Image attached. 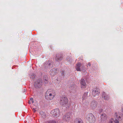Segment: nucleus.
I'll use <instances>...</instances> for the list:
<instances>
[{"label":"nucleus","mask_w":123,"mask_h":123,"mask_svg":"<svg viewBox=\"0 0 123 123\" xmlns=\"http://www.w3.org/2000/svg\"><path fill=\"white\" fill-rule=\"evenodd\" d=\"M55 95L54 91L49 89L47 90L45 94V98L48 100H51L53 99Z\"/></svg>","instance_id":"nucleus-1"},{"label":"nucleus","mask_w":123,"mask_h":123,"mask_svg":"<svg viewBox=\"0 0 123 123\" xmlns=\"http://www.w3.org/2000/svg\"><path fill=\"white\" fill-rule=\"evenodd\" d=\"M53 64V62L51 61L46 62L43 63L42 66V68L44 71H46L47 69L52 67Z\"/></svg>","instance_id":"nucleus-2"},{"label":"nucleus","mask_w":123,"mask_h":123,"mask_svg":"<svg viewBox=\"0 0 123 123\" xmlns=\"http://www.w3.org/2000/svg\"><path fill=\"white\" fill-rule=\"evenodd\" d=\"M86 118L90 123H94L95 120V117L92 113L87 114L86 116Z\"/></svg>","instance_id":"nucleus-3"},{"label":"nucleus","mask_w":123,"mask_h":123,"mask_svg":"<svg viewBox=\"0 0 123 123\" xmlns=\"http://www.w3.org/2000/svg\"><path fill=\"white\" fill-rule=\"evenodd\" d=\"M51 114L53 117H57L59 116L60 114V110L58 109H54L51 111Z\"/></svg>","instance_id":"nucleus-4"},{"label":"nucleus","mask_w":123,"mask_h":123,"mask_svg":"<svg viewBox=\"0 0 123 123\" xmlns=\"http://www.w3.org/2000/svg\"><path fill=\"white\" fill-rule=\"evenodd\" d=\"M61 105L63 106H66L68 104V100L67 97L62 98L60 102Z\"/></svg>","instance_id":"nucleus-5"},{"label":"nucleus","mask_w":123,"mask_h":123,"mask_svg":"<svg viewBox=\"0 0 123 123\" xmlns=\"http://www.w3.org/2000/svg\"><path fill=\"white\" fill-rule=\"evenodd\" d=\"M100 92L99 88L96 87L94 88L92 92V95L94 97L98 96Z\"/></svg>","instance_id":"nucleus-6"},{"label":"nucleus","mask_w":123,"mask_h":123,"mask_svg":"<svg viewBox=\"0 0 123 123\" xmlns=\"http://www.w3.org/2000/svg\"><path fill=\"white\" fill-rule=\"evenodd\" d=\"M81 65V64L80 62L78 63L77 64L75 67L76 70L77 71H81V70L84 73L85 72H86L85 69H83V68H85L84 67H82L81 68V69L80 68V67Z\"/></svg>","instance_id":"nucleus-7"},{"label":"nucleus","mask_w":123,"mask_h":123,"mask_svg":"<svg viewBox=\"0 0 123 123\" xmlns=\"http://www.w3.org/2000/svg\"><path fill=\"white\" fill-rule=\"evenodd\" d=\"M43 84V81L42 79H39L35 83V86L36 88L40 87Z\"/></svg>","instance_id":"nucleus-8"},{"label":"nucleus","mask_w":123,"mask_h":123,"mask_svg":"<svg viewBox=\"0 0 123 123\" xmlns=\"http://www.w3.org/2000/svg\"><path fill=\"white\" fill-rule=\"evenodd\" d=\"M71 116V114L70 113H67L63 116V119L65 121L68 122L70 120Z\"/></svg>","instance_id":"nucleus-9"},{"label":"nucleus","mask_w":123,"mask_h":123,"mask_svg":"<svg viewBox=\"0 0 123 123\" xmlns=\"http://www.w3.org/2000/svg\"><path fill=\"white\" fill-rule=\"evenodd\" d=\"M98 103L96 101L94 100L92 101L90 104L91 108L93 110L95 109L97 107Z\"/></svg>","instance_id":"nucleus-10"},{"label":"nucleus","mask_w":123,"mask_h":123,"mask_svg":"<svg viewBox=\"0 0 123 123\" xmlns=\"http://www.w3.org/2000/svg\"><path fill=\"white\" fill-rule=\"evenodd\" d=\"M63 58V55L61 53H57L56 55L55 58V60L57 61L60 62L62 60Z\"/></svg>","instance_id":"nucleus-11"},{"label":"nucleus","mask_w":123,"mask_h":123,"mask_svg":"<svg viewBox=\"0 0 123 123\" xmlns=\"http://www.w3.org/2000/svg\"><path fill=\"white\" fill-rule=\"evenodd\" d=\"M75 85L74 83H72L69 87L71 92L73 93L75 92L76 91V88L75 87Z\"/></svg>","instance_id":"nucleus-12"},{"label":"nucleus","mask_w":123,"mask_h":123,"mask_svg":"<svg viewBox=\"0 0 123 123\" xmlns=\"http://www.w3.org/2000/svg\"><path fill=\"white\" fill-rule=\"evenodd\" d=\"M101 121L103 123L107 119V116L105 113H102L101 116Z\"/></svg>","instance_id":"nucleus-13"},{"label":"nucleus","mask_w":123,"mask_h":123,"mask_svg":"<svg viewBox=\"0 0 123 123\" xmlns=\"http://www.w3.org/2000/svg\"><path fill=\"white\" fill-rule=\"evenodd\" d=\"M57 73V69L54 68L50 70V74L51 76H53L56 74Z\"/></svg>","instance_id":"nucleus-14"},{"label":"nucleus","mask_w":123,"mask_h":123,"mask_svg":"<svg viewBox=\"0 0 123 123\" xmlns=\"http://www.w3.org/2000/svg\"><path fill=\"white\" fill-rule=\"evenodd\" d=\"M123 116L119 115V113L116 112L114 114V117L115 119H117L119 120H120L122 119V117Z\"/></svg>","instance_id":"nucleus-15"},{"label":"nucleus","mask_w":123,"mask_h":123,"mask_svg":"<svg viewBox=\"0 0 123 123\" xmlns=\"http://www.w3.org/2000/svg\"><path fill=\"white\" fill-rule=\"evenodd\" d=\"M80 84L81 87L82 88H84L86 86V84L85 80L82 78L80 82Z\"/></svg>","instance_id":"nucleus-16"},{"label":"nucleus","mask_w":123,"mask_h":123,"mask_svg":"<svg viewBox=\"0 0 123 123\" xmlns=\"http://www.w3.org/2000/svg\"><path fill=\"white\" fill-rule=\"evenodd\" d=\"M102 96L105 100H108L109 99V97L108 95H107L104 92H103L102 93Z\"/></svg>","instance_id":"nucleus-17"},{"label":"nucleus","mask_w":123,"mask_h":123,"mask_svg":"<svg viewBox=\"0 0 123 123\" xmlns=\"http://www.w3.org/2000/svg\"><path fill=\"white\" fill-rule=\"evenodd\" d=\"M74 123H82V120L80 118H77L75 119Z\"/></svg>","instance_id":"nucleus-18"},{"label":"nucleus","mask_w":123,"mask_h":123,"mask_svg":"<svg viewBox=\"0 0 123 123\" xmlns=\"http://www.w3.org/2000/svg\"><path fill=\"white\" fill-rule=\"evenodd\" d=\"M87 97V93H85L82 97V100L83 101L85 100Z\"/></svg>","instance_id":"nucleus-19"},{"label":"nucleus","mask_w":123,"mask_h":123,"mask_svg":"<svg viewBox=\"0 0 123 123\" xmlns=\"http://www.w3.org/2000/svg\"><path fill=\"white\" fill-rule=\"evenodd\" d=\"M40 114L41 115V117L43 118H45L46 117V115L44 112L41 111L40 112Z\"/></svg>","instance_id":"nucleus-20"},{"label":"nucleus","mask_w":123,"mask_h":123,"mask_svg":"<svg viewBox=\"0 0 123 123\" xmlns=\"http://www.w3.org/2000/svg\"><path fill=\"white\" fill-rule=\"evenodd\" d=\"M62 79V78L61 77L59 76L55 80V81H56V83H57L59 84L60 83Z\"/></svg>","instance_id":"nucleus-21"},{"label":"nucleus","mask_w":123,"mask_h":123,"mask_svg":"<svg viewBox=\"0 0 123 123\" xmlns=\"http://www.w3.org/2000/svg\"><path fill=\"white\" fill-rule=\"evenodd\" d=\"M66 60L67 62L71 63L72 62V60L71 58L69 56H68L66 58Z\"/></svg>","instance_id":"nucleus-22"},{"label":"nucleus","mask_w":123,"mask_h":123,"mask_svg":"<svg viewBox=\"0 0 123 123\" xmlns=\"http://www.w3.org/2000/svg\"><path fill=\"white\" fill-rule=\"evenodd\" d=\"M31 79H34L35 77V75L34 74H31L30 76Z\"/></svg>","instance_id":"nucleus-23"},{"label":"nucleus","mask_w":123,"mask_h":123,"mask_svg":"<svg viewBox=\"0 0 123 123\" xmlns=\"http://www.w3.org/2000/svg\"><path fill=\"white\" fill-rule=\"evenodd\" d=\"M44 81H48V79L47 78V76L45 75L44 76Z\"/></svg>","instance_id":"nucleus-24"},{"label":"nucleus","mask_w":123,"mask_h":123,"mask_svg":"<svg viewBox=\"0 0 123 123\" xmlns=\"http://www.w3.org/2000/svg\"><path fill=\"white\" fill-rule=\"evenodd\" d=\"M113 122H114V120L113 118H111L110 120L108 123H113Z\"/></svg>","instance_id":"nucleus-25"},{"label":"nucleus","mask_w":123,"mask_h":123,"mask_svg":"<svg viewBox=\"0 0 123 123\" xmlns=\"http://www.w3.org/2000/svg\"><path fill=\"white\" fill-rule=\"evenodd\" d=\"M61 75L62 76H63L65 74V72L63 71H62L61 72Z\"/></svg>","instance_id":"nucleus-26"},{"label":"nucleus","mask_w":123,"mask_h":123,"mask_svg":"<svg viewBox=\"0 0 123 123\" xmlns=\"http://www.w3.org/2000/svg\"><path fill=\"white\" fill-rule=\"evenodd\" d=\"M114 122L115 123H119V121L117 120V119H116L115 121H114Z\"/></svg>","instance_id":"nucleus-27"},{"label":"nucleus","mask_w":123,"mask_h":123,"mask_svg":"<svg viewBox=\"0 0 123 123\" xmlns=\"http://www.w3.org/2000/svg\"><path fill=\"white\" fill-rule=\"evenodd\" d=\"M33 99L32 98H31L30 99V101H31L32 103H34V101L33 100Z\"/></svg>","instance_id":"nucleus-28"},{"label":"nucleus","mask_w":123,"mask_h":123,"mask_svg":"<svg viewBox=\"0 0 123 123\" xmlns=\"http://www.w3.org/2000/svg\"><path fill=\"white\" fill-rule=\"evenodd\" d=\"M91 65V63L90 62H89L87 64V66L88 67V66H89L90 67V66Z\"/></svg>","instance_id":"nucleus-29"},{"label":"nucleus","mask_w":123,"mask_h":123,"mask_svg":"<svg viewBox=\"0 0 123 123\" xmlns=\"http://www.w3.org/2000/svg\"><path fill=\"white\" fill-rule=\"evenodd\" d=\"M103 111V110L102 109H100L99 110V112H101Z\"/></svg>","instance_id":"nucleus-30"},{"label":"nucleus","mask_w":123,"mask_h":123,"mask_svg":"<svg viewBox=\"0 0 123 123\" xmlns=\"http://www.w3.org/2000/svg\"><path fill=\"white\" fill-rule=\"evenodd\" d=\"M48 82V81H44V83H45V84H47Z\"/></svg>","instance_id":"nucleus-31"},{"label":"nucleus","mask_w":123,"mask_h":123,"mask_svg":"<svg viewBox=\"0 0 123 123\" xmlns=\"http://www.w3.org/2000/svg\"><path fill=\"white\" fill-rule=\"evenodd\" d=\"M36 111V110L34 108H33V112H35Z\"/></svg>","instance_id":"nucleus-32"},{"label":"nucleus","mask_w":123,"mask_h":123,"mask_svg":"<svg viewBox=\"0 0 123 123\" xmlns=\"http://www.w3.org/2000/svg\"><path fill=\"white\" fill-rule=\"evenodd\" d=\"M122 111L123 112V107H122Z\"/></svg>","instance_id":"nucleus-33"},{"label":"nucleus","mask_w":123,"mask_h":123,"mask_svg":"<svg viewBox=\"0 0 123 123\" xmlns=\"http://www.w3.org/2000/svg\"><path fill=\"white\" fill-rule=\"evenodd\" d=\"M49 123H55L53 122H49Z\"/></svg>","instance_id":"nucleus-34"},{"label":"nucleus","mask_w":123,"mask_h":123,"mask_svg":"<svg viewBox=\"0 0 123 123\" xmlns=\"http://www.w3.org/2000/svg\"><path fill=\"white\" fill-rule=\"evenodd\" d=\"M81 59H82V58H83V57L82 56H81Z\"/></svg>","instance_id":"nucleus-35"},{"label":"nucleus","mask_w":123,"mask_h":123,"mask_svg":"<svg viewBox=\"0 0 123 123\" xmlns=\"http://www.w3.org/2000/svg\"><path fill=\"white\" fill-rule=\"evenodd\" d=\"M28 103H29L30 104V102L29 101V102H28Z\"/></svg>","instance_id":"nucleus-36"}]
</instances>
